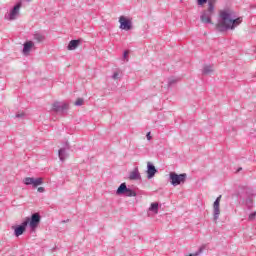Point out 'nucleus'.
<instances>
[{
    "label": "nucleus",
    "mask_w": 256,
    "mask_h": 256,
    "mask_svg": "<svg viewBox=\"0 0 256 256\" xmlns=\"http://www.w3.org/2000/svg\"><path fill=\"white\" fill-rule=\"evenodd\" d=\"M240 23H243L242 17H237L235 12L231 10H224L220 11L216 29H218L220 33H225V31H233L236 27H239Z\"/></svg>",
    "instance_id": "f257e3e1"
},
{
    "label": "nucleus",
    "mask_w": 256,
    "mask_h": 256,
    "mask_svg": "<svg viewBox=\"0 0 256 256\" xmlns=\"http://www.w3.org/2000/svg\"><path fill=\"white\" fill-rule=\"evenodd\" d=\"M214 12H215V5L213 4V2L209 1L208 9L203 11L200 16V20L202 21V23L211 24L212 23L211 17H213Z\"/></svg>",
    "instance_id": "f03ea898"
},
{
    "label": "nucleus",
    "mask_w": 256,
    "mask_h": 256,
    "mask_svg": "<svg viewBox=\"0 0 256 256\" xmlns=\"http://www.w3.org/2000/svg\"><path fill=\"white\" fill-rule=\"evenodd\" d=\"M170 176V183L173 187H177V185H181V183H185V179H187V174H177L175 172H171Z\"/></svg>",
    "instance_id": "7ed1b4c3"
},
{
    "label": "nucleus",
    "mask_w": 256,
    "mask_h": 256,
    "mask_svg": "<svg viewBox=\"0 0 256 256\" xmlns=\"http://www.w3.org/2000/svg\"><path fill=\"white\" fill-rule=\"evenodd\" d=\"M22 3L18 2L8 14L5 15V19L8 21H15L19 17V11H21Z\"/></svg>",
    "instance_id": "20e7f679"
},
{
    "label": "nucleus",
    "mask_w": 256,
    "mask_h": 256,
    "mask_svg": "<svg viewBox=\"0 0 256 256\" xmlns=\"http://www.w3.org/2000/svg\"><path fill=\"white\" fill-rule=\"evenodd\" d=\"M28 225H29V217H26L25 220L20 225L13 227L15 237H21V235L25 233Z\"/></svg>",
    "instance_id": "39448f33"
},
{
    "label": "nucleus",
    "mask_w": 256,
    "mask_h": 256,
    "mask_svg": "<svg viewBox=\"0 0 256 256\" xmlns=\"http://www.w3.org/2000/svg\"><path fill=\"white\" fill-rule=\"evenodd\" d=\"M119 23L120 29H122L123 31H131L133 29V22L131 21V19L125 16L119 17Z\"/></svg>",
    "instance_id": "423d86ee"
},
{
    "label": "nucleus",
    "mask_w": 256,
    "mask_h": 256,
    "mask_svg": "<svg viewBox=\"0 0 256 256\" xmlns=\"http://www.w3.org/2000/svg\"><path fill=\"white\" fill-rule=\"evenodd\" d=\"M39 223H41V215H39V213L32 214L28 223L32 232L35 231L37 227H39Z\"/></svg>",
    "instance_id": "0eeeda50"
},
{
    "label": "nucleus",
    "mask_w": 256,
    "mask_h": 256,
    "mask_svg": "<svg viewBox=\"0 0 256 256\" xmlns=\"http://www.w3.org/2000/svg\"><path fill=\"white\" fill-rule=\"evenodd\" d=\"M221 203V195L216 198L213 204V221L217 223L219 221V215H221V209L219 205Z\"/></svg>",
    "instance_id": "6e6552de"
},
{
    "label": "nucleus",
    "mask_w": 256,
    "mask_h": 256,
    "mask_svg": "<svg viewBox=\"0 0 256 256\" xmlns=\"http://www.w3.org/2000/svg\"><path fill=\"white\" fill-rule=\"evenodd\" d=\"M23 183L24 185H32V187L35 189L43 183V178L26 177L24 178Z\"/></svg>",
    "instance_id": "1a4fd4ad"
},
{
    "label": "nucleus",
    "mask_w": 256,
    "mask_h": 256,
    "mask_svg": "<svg viewBox=\"0 0 256 256\" xmlns=\"http://www.w3.org/2000/svg\"><path fill=\"white\" fill-rule=\"evenodd\" d=\"M69 149H71V145H69V142H65L64 146L58 151V157L60 161H65L67 157H69V154H67V151H69Z\"/></svg>",
    "instance_id": "9d476101"
},
{
    "label": "nucleus",
    "mask_w": 256,
    "mask_h": 256,
    "mask_svg": "<svg viewBox=\"0 0 256 256\" xmlns=\"http://www.w3.org/2000/svg\"><path fill=\"white\" fill-rule=\"evenodd\" d=\"M52 109L56 113H64V111H67V109H69V104L65 102H55L52 105Z\"/></svg>",
    "instance_id": "9b49d317"
},
{
    "label": "nucleus",
    "mask_w": 256,
    "mask_h": 256,
    "mask_svg": "<svg viewBox=\"0 0 256 256\" xmlns=\"http://www.w3.org/2000/svg\"><path fill=\"white\" fill-rule=\"evenodd\" d=\"M147 177L148 179H153L155 177V174L157 173V168H155V165L153 163L148 162L147 163Z\"/></svg>",
    "instance_id": "f8f14e48"
},
{
    "label": "nucleus",
    "mask_w": 256,
    "mask_h": 256,
    "mask_svg": "<svg viewBox=\"0 0 256 256\" xmlns=\"http://www.w3.org/2000/svg\"><path fill=\"white\" fill-rule=\"evenodd\" d=\"M128 179L130 181H141V173H139V168H134V171L129 173Z\"/></svg>",
    "instance_id": "ddd939ff"
},
{
    "label": "nucleus",
    "mask_w": 256,
    "mask_h": 256,
    "mask_svg": "<svg viewBox=\"0 0 256 256\" xmlns=\"http://www.w3.org/2000/svg\"><path fill=\"white\" fill-rule=\"evenodd\" d=\"M34 45L35 43H33V41H26L23 47V54L29 55V52L31 51V49H33Z\"/></svg>",
    "instance_id": "4468645a"
},
{
    "label": "nucleus",
    "mask_w": 256,
    "mask_h": 256,
    "mask_svg": "<svg viewBox=\"0 0 256 256\" xmlns=\"http://www.w3.org/2000/svg\"><path fill=\"white\" fill-rule=\"evenodd\" d=\"M81 45V40H71L67 46L68 51H75Z\"/></svg>",
    "instance_id": "2eb2a0df"
},
{
    "label": "nucleus",
    "mask_w": 256,
    "mask_h": 256,
    "mask_svg": "<svg viewBox=\"0 0 256 256\" xmlns=\"http://www.w3.org/2000/svg\"><path fill=\"white\" fill-rule=\"evenodd\" d=\"M127 184L126 183H121L118 189L116 190V195H125L127 192Z\"/></svg>",
    "instance_id": "dca6fc26"
},
{
    "label": "nucleus",
    "mask_w": 256,
    "mask_h": 256,
    "mask_svg": "<svg viewBox=\"0 0 256 256\" xmlns=\"http://www.w3.org/2000/svg\"><path fill=\"white\" fill-rule=\"evenodd\" d=\"M33 39L36 41V43H43V41H45V36L39 32H36L33 35Z\"/></svg>",
    "instance_id": "f3484780"
},
{
    "label": "nucleus",
    "mask_w": 256,
    "mask_h": 256,
    "mask_svg": "<svg viewBox=\"0 0 256 256\" xmlns=\"http://www.w3.org/2000/svg\"><path fill=\"white\" fill-rule=\"evenodd\" d=\"M213 73V66L205 65L202 69V75H211Z\"/></svg>",
    "instance_id": "a211bd4d"
},
{
    "label": "nucleus",
    "mask_w": 256,
    "mask_h": 256,
    "mask_svg": "<svg viewBox=\"0 0 256 256\" xmlns=\"http://www.w3.org/2000/svg\"><path fill=\"white\" fill-rule=\"evenodd\" d=\"M124 195L125 197H137V192H135L133 189L127 188Z\"/></svg>",
    "instance_id": "6ab92c4d"
},
{
    "label": "nucleus",
    "mask_w": 256,
    "mask_h": 256,
    "mask_svg": "<svg viewBox=\"0 0 256 256\" xmlns=\"http://www.w3.org/2000/svg\"><path fill=\"white\" fill-rule=\"evenodd\" d=\"M149 211H152L153 213H159V204L157 202H154L150 205Z\"/></svg>",
    "instance_id": "aec40b11"
},
{
    "label": "nucleus",
    "mask_w": 256,
    "mask_h": 256,
    "mask_svg": "<svg viewBox=\"0 0 256 256\" xmlns=\"http://www.w3.org/2000/svg\"><path fill=\"white\" fill-rule=\"evenodd\" d=\"M176 83H179V78L171 77L168 79V87H173Z\"/></svg>",
    "instance_id": "412c9836"
},
{
    "label": "nucleus",
    "mask_w": 256,
    "mask_h": 256,
    "mask_svg": "<svg viewBox=\"0 0 256 256\" xmlns=\"http://www.w3.org/2000/svg\"><path fill=\"white\" fill-rule=\"evenodd\" d=\"M207 1H208V3H209V1H211V3H213V1H215V0H197V3H198V5H205V3H207Z\"/></svg>",
    "instance_id": "4be33fe9"
},
{
    "label": "nucleus",
    "mask_w": 256,
    "mask_h": 256,
    "mask_svg": "<svg viewBox=\"0 0 256 256\" xmlns=\"http://www.w3.org/2000/svg\"><path fill=\"white\" fill-rule=\"evenodd\" d=\"M76 107H81V105H83V99L82 98H78L75 102Z\"/></svg>",
    "instance_id": "5701e85b"
},
{
    "label": "nucleus",
    "mask_w": 256,
    "mask_h": 256,
    "mask_svg": "<svg viewBox=\"0 0 256 256\" xmlns=\"http://www.w3.org/2000/svg\"><path fill=\"white\" fill-rule=\"evenodd\" d=\"M256 217V212H252L249 216H248V219L249 221H253V219H255Z\"/></svg>",
    "instance_id": "b1692460"
},
{
    "label": "nucleus",
    "mask_w": 256,
    "mask_h": 256,
    "mask_svg": "<svg viewBox=\"0 0 256 256\" xmlns=\"http://www.w3.org/2000/svg\"><path fill=\"white\" fill-rule=\"evenodd\" d=\"M112 79H119V73L114 72L113 75H112Z\"/></svg>",
    "instance_id": "393cba45"
},
{
    "label": "nucleus",
    "mask_w": 256,
    "mask_h": 256,
    "mask_svg": "<svg viewBox=\"0 0 256 256\" xmlns=\"http://www.w3.org/2000/svg\"><path fill=\"white\" fill-rule=\"evenodd\" d=\"M37 191H38V193H45V188L38 187Z\"/></svg>",
    "instance_id": "a878e982"
},
{
    "label": "nucleus",
    "mask_w": 256,
    "mask_h": 256,
    "mask_svg": "<svg viewBox=\"0 0 256 256\" xmlns=\"http://www.w3.org/2000/svg\"><path fill=\"white\" fill-rule=\"evenodd\" d=\"M21 117H25V114L24 113H20V114H16V118L19 119Z\"/></svg>",
    "instance_id": "bb28decb"
},
{
    "label": "nucleus",
    "mask_w": 256,
    "mask_h": 256,
    "mask_svg": "<svg viewBox=\"0 0 256 256\" xmlns=\"http://www.w3.org/2000/svg\"><path fill=\"white\" fill-rule=\"evenodd\" d=\"M146 138H147L148 141H151V132L147 133Z\"/></svg>",
    "instance_id": "cd10ccee"
},
{
    "label": "nucleus",
    "mask_w": 256,
    "mask_h": 256,
    "mask_svg": "<svg viewBox=\"0 0 256 256\" xmlns=\"http://www.w3.org/2000/svg\"><path fill=\"white\" fill-rule=\"evenodd\" d=\"M127 55H129V51H124V54H123L124 59H127Z\"/></svg>",
    "instance_id": "c85d7f7f"
},
{
    "label": "nucleus",
    "mask_w": 256,
    "mask_h": 256,
    "mask_svg": "<svg viewBox=\"0 0 256 256\" xmlns=\"http://www.w3.org/2000/svg\"><path fill=\"white\" fill-rule=\"evenodd\" d=\"M247 203H248V205H253V201L252 200H248Z\"/></svg>",
    "instance_id": "c756f323"
},
{
    "label": "nucleus",
    "mask_w": 256,
    "mask_h": 256,
    "mask_svg": "<svg viewBox=\"0 0 256 256\" xmlns=\"http://www.w3.org/2000/svg\"><path fill=\"white\" fill-rule=\"evenodd\" d=\"M242 168H239L238 171H241Z\"/></svg>",
    "instance_id": "7c9ffc66"
}]
</instances>
